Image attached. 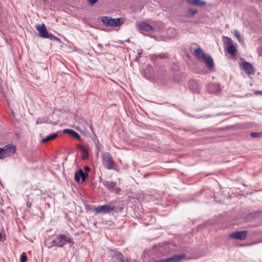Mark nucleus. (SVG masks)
Wrapping results in <instances>:
<instances>
[{"label":"nucleus","instance_id":"1","mask_svg":"<svg viewBox=\"0 0 262 262\" xmlns=\"http://www.w3.org/2000/svg\"><path fill=\"white\" fill-rule=\"evenodd\" d=\"M193 53L198 59L204 61L207 66H214L213 60L211 56L205 54L200 47L194 49Z\"/></svg>","mask_w":262,"mask_h":262},{"label":"nucleus","instance_id":"2","mask_svg":"<svg viewBox=\"0 0 262 262\" xmlns=\"http://www.w3.org/2000/svg\"><path fill=\"white\" fill-rule=\"evenodd\" d=\"M71 243H72V241L69 237L64 234H60L55 239L52 241L48 247L49 248L53 247H62L66 244Z\"/></svg>","mask_w":262,"mask_h":262},{"label":"nucleus","instance_id":"3","mask_svg":"<svg viewBox=\"0 0 262 262\" xmlns=\"http://www.w3.org/2000/svg\"><path fill=\"white\" fill-rule=\"evenodd\" d=\"M101 21L106 27L114 28L122 25L124 20L122 18H113L108 16H102Z\"/></svg>","mask_w":262,"mask_h":262},{"label":"nucleus","instance_id":"4","mask_svg":"<svg viewBox=\"0 0 262 262\" xmlns=\"http://www.w3.org/2000/svg\"><path fill=\"white\" fill-rule=\"evenodd\" d=\"M35 28L38 31L40 36L42 38H49L52 40H56L58 39V37L48 32L47 28L44 24L36 25Z\"/></svg>","mask_w":262,"mask_h":262},{"label":"nucleus","instance_id":"5","mask_svg":"<svg viewBox=\"0 0 262 262\" xmlns=\"http://www.w3.org/2000/svg\"><path fill=\"white\" fill-rule=\"evenodd\" d=\"M103 164L107 169H114L115 164L111 154L109 152H104L102 155Z\"/></svg>","mask_w":262,"mask_h":262},{"label":"nucleus","instance_id":"6","mask_svg":"<svg viewBox=\"0 0 262 262\" xmlns=\"http://www.w3.org/2000/svg\"><path fill=\"white\" fill-rule=\"evenodd\" d=\"M15 146L8 144L3 148L0 147V159H4L6 156H10L15 151Z\"/></svg>","mask_w":262,"mask_h":262},{"label":"nucleus","instance_id":"7","mask_svg":"<svg viewBox=\"0 0 262 262\" xmlns=\"http://www.w3.org/2000/svg\"><path fill=\"white\" fill-rule=\"evenodd\" d=\"M93 210L95 211L96 214H106L111 213L112 211H117L115 206H111L108 205H104L97 206L95 209H94Z\"/></svg>","mask_w":262,"mask_h":262},{"label":"nucleus","instance_id":"8","mask_svg":"<svg viewBox=\"0 0 262 262\" xmlns=\"http://www.w3.org/2000/svg\"><path fill=\"white\" fill-rule=\"evenodd\" d=\"M171 72L173 79L176 82L181 81L185 77V74L180 67H172Z\"/></svg>","mask_w":262,"mask_h":262},{"label":"nucleus","instance_id":"9","mask_svg":"<svg viewBox=\"0 0 262 262\" xmlns=\"http://www.w3.org/2000/svg\"><path fill=\"white\" fill-rule=\"evenodd\" d=\"M190 70L193 73L205 75L214 70V67H190Z\"/></svg>","mask_w":262,"mask_h":262},{"label":"nucleus","instance_id":"10","mask_svg":"<svg viewBox=\"0 0 262 262\" xmlns=\"http://www.w3.org/2000/svg\"><path fill=\"white\" fill-rule=\"evenodd\" d=\"M185 257V254H176L166 258L152 260L151 262H179L184 259Z\"/></svg>","mask_w":262,"mask_h":262},{"label":"nucleus","instance_id":"11","mask_svg":"<svg viewBox=\"0 0 262 262\" xmlns=\"http://www.w3.org/2000/svg\"><path fill=\"white\" fill-rule=\"evenodd\" d=\"M88 177V172H84L82 169L80 168L75 172L74 175V180L77 183H79L80 180H81L82 182H84L86 180Z\"/></svg>","mask_w":262,"mask_h":262},{"label":"nucleus","instance_id":"12","mask_svg":"<svg viewBox=\"0 0 262 262\" xmlns=\"http://www.w3.org/2000/svg\"><path fill=\"white\" fill-rule=\"evenodd\" d=\"M247 236V231H235L229 235V237L231 238H235L240 240H244Z\"/></svg>","mask_w":262,"mask_h":262},{"label":"nucleus","instance_id":"13","mask_svg":"<svg viewBox=\"0 0 262 262\" xmlns=\"http://www.w3.org/2000/svg\"><path fill=\"white\" fill-rule=\"evenodd\" d=\"M143 76L147 79H151L154 75V70L152 67H145L142 70Z\"/></svg>","mask_w":262,"mask_h":262},{"label":"nucleus","instance_id":"14","mask_svg":"<svg viewBox=\"0 0 262 262\" xmlns=\"http://www.w3.org/2000/svg\"><path fill=\"white\" fill-rule=\"evenodd\" d=\"M100 182L110 191H113L116 187V182H115L103 181L101 178Z\"/></svg>","mask_w":262,"mask_h":262},{"label":"nucleus","instance_id":"15","mask_svg":"<svg viewBox=\"0 0 262 262\" xmlns=\"http://www.w3.org/2000/svg\"><path fill=\"white\" fill-rule=\"evenodd\" d=\"M139 26L141 29L147 32L151 33L154 31L153 27L145 22H140L139 24Z\"/></svg>","mask_w":262,"mask_h":262},{"label":"nucleus","instance_id":"16","mask_svg":"<svg viewBox=\"0 0 262 262\" xmlns=\"http://www.w3.org/2000/svg\"><path fill=\"white\" fill-rule=\"evenodd\" d=\"M207 90L210 93H217L220 91L219 84L216 83H210L207 85Z\"/></svg>","mask_w":262,"mask_h":262},{"label":"nucleus","instance_id":"17","mask_svg":"<svg viewBox=\"0 0 262 262\" xmlns=\"http://www.w3.org/2000/svg\"><path fill=\"white\" fill-rule=\"evenodd\" d=\"M63 133L67 134L73 137V138L77 139L79 141L81 140V137L80 135L75 130L71 129H64L63 130Z\"/></svg>","mask_w":262,"mask_h":262},{"label":"nucleus","instance_id":"18","mask_svg":"<svg viewBox=\"0 0 262 262\" xmlns=\"http://www.w3.org/2000/svg\"><path fill=\"white\" fill-rule=\"evenodd\" d=\"M242 73H245L249 76L251 75H254L255 72V70L254 69V67H241Z\"/></svg>","mask_w":262,"mask_h":262},{"label":"nucleus","instance_id":"19","mask_svg":"<svg viewBox=\"0 0 262 262\" xmlns=\"http://www.w3.org/2000/svg\"><path fill=\"white\" fill-rule=\"evenodd\" d=\"M188 86L190 90L193 92H198L199 84L198 82L194 80H190L188 82Z\"/></svg>","mask_w":262,"mask_h":262},{"label":"nucleus","instance_id":"20","mask_svg":"<svg viewBox=\"0 0 262 262\" xmlns=\"http://www.w3.org/2000/svg\"><path fill=\"white\" fill-rule=\"evenodd\" d=\"M259 214L260 212L258 211L250 212L246 216L245 220L246 221H251L259 216Z\"/></svg>","mask_w":262,"mask_h":262},{"label":"nucleus","instance_id":"21","mask_svg":"<svg viewBox=\"0 0 262 262\" xmlns=\"http://www.w3.org/2000/svg\"><path fill=\"white\" fill-rule=\"evenodd\" d=\"M226 51L232 56H234L237 53V49L236 47L233 44L228 46L226 48Z\"/></svg>","mask_w":262,"mask_h":262},{"label":"nucleus","instance_id":"22","mask_svg":"<svg viewBox=\"0 0 262 262\" xmlns=\"http://www.w3.org/2000/svg\"><path fill=\"white\" fill-rule=\"evenodd\" d=\"M58 134L57 133H55L51 134V135L48 136L47 137H46V138L42 139L41 140V143H46L49 141L54 140L58 136Z\"/></svg>","mask_w":262,"mask_h":262},{"label":"nucleus","instance_id":"23","mask_svg":"<svg viewBox=\"0 0 262 262\" xmlns=\"http://www.w3.org/2000/svg\"><path fill=\"white\" fill-rule=\"evenodd\" d=\"M78 147L83 151L82 159H87L89 158V153L87 149L81 145H79Z\"/></svg>","mask_w":262,"mask_h":262},{"label":"nucleus","instance_id":"24","mask_svg":"<svg viewBox=\"0 0 262 262\" xmlns=\"http://www.w3.org/2000/svg\"><path fill=\"white\" fill-rule=\"evenodd\" d=\"M224 42L227 46L233 44L232 40L230 37L226 36L224 37Z\"/></svg>","mask_w":262,"mask_h":262},{"label":"nucleus","instance_id":"25","mask_svg":"<svg viewBox=\"0 0 262 262\" xmlns=\"http://www.w3.org/2000/svg\"><path fill=\"white\" fill-rule=\"evenodd\" d=\"M239 66H252L251 63L246 61L244 59L241 58L239 61Z\"/></svg>","mask_w":262,"mask_h":262},{"label":"nucleus","instance_id":"26","mask_svg":"<svg viewBox=\"0 0 262 262\" xmlns=\"http://www.w3.org/2000/svg\"><path fill=\"white\" fill-rule=\"evenodd\" d=\"M250 135L252 138H259L262 136V133L261 132H253L251 133Z\"/></svg>","mask_w":262,"mask_h":262},{"label":"nucleus","instance_id":"27","mask_svg":"<svg viewBox=\"0 0 262 262\" xmlns=\"http://www.w3.org/2000/svg\"><path fill=\"white\" fill-rule=\"evenodd\" d=\"M27 259V256L25 253L21 254L20 258V262H26Z\"/></svg>","mask_w":262,"mask_h":262},{"label":"nucleus","instance_id":"28","mask_svg":"<svg viewBox=\"0 0 262 262\" xmlns=\"http://www.w3.org/2000/svg\"><path fill=\"white\" fill-rule=\"evenodd\" d=\"M155 56L160 59H165V58H168L167 55L166 54H163V53H161V54H158L157 55H155Z\"/></svg>","mask_w":262,"mask_h":262},{"label":"nucleus","instance_id":"29","mask_svg":"<svg viewBox=\"0 0 262 262\" xmlns=\"http://www.w3.org/2000/svg\"><path fill=\"white\" fill-rule=\"evenodd\" d=\"M234 36L235 37L237 38V39L239 40V41H241L242 40V38L241 37V34L238 31L235 30L234 31Z\"/></svg>","mask_w":262,"mask_h":262},{"label":"nucleus","instance_id":"30","mask_svg":"<svg viewBox=\"0 0 262 262\" xmlns=\"http://www.w3.org/2000/svg\"><path fill=\"white\" fill-rule=\"evenodd\" d=\"M197 11L194 9H190L189 10V15L192 16L196 14Z\"/></svg>","mask_w":262,"mask_h":262},{"label":"nucleus","instance_id":"31","mask_svg":"<svg viewBox=\"0 0 262 262\" xmlns=\"http://www.w3.org/2000/svg\"><path fill=\"white\" fill-rule=\"evenodd\" d=\"M254 93L255 95H262V91H256Z\"/></svg>","mask_w":262,"mask_h":262},{"label":"nucleus","instance_id":"32","mask_svg":"<svg viewBox=\"0 0 262 262\" xmlns=\"http://www.w3.org/2000/svg\"><path fill=\"white\" fill-rule=\"evenodd\" d=\"M116 193H119L121 191V188L119 187L115 188L114 190Z\"/></svg>","mask_w":262,"mask_h":262},{"label":"nucleus","instance_id":"33","mask_svg":"<svg viewBox=\"0 0 262 262\" xmlns=\"http://www.w3.org/2000/svg\"><path fill=\"white\" fill-rule=\"evenodd\" d=\"M84 170L85 171V172H88L91 170V168L89 166H85L84 167Z\"/></svg>","mask_w":262,"mask_h":262},{"label":"nucleus","instance_id":"34","mask_svg":"<svg viewBox=\"0 0 262 262\" xmlns=\"http://www.w3.org/2000/svg\"><path fill=\"white\" fill-rule=\"evenodd\" d=\"M88 2H89L90 4H95L96 2H97V1H98V0H88Z\"/></svg>","mask_w":262,"mask_h":262},{"label":"nucleus","instance_id":"35","mask_svg":"<svg viewBox=\"0 0 262 262\" xmlns=\"http://www.w3.org/2000/svg\"><path fill=\"white\" fill-rule=\"evenodd\" d=\"M27 205L28 207H31V203L30 202H27Z\"/></svg>","mask_w":262,"mask_h":262},{"label":"nucleus","instance_id":"36","mask_svg":"<svg viewBox=\"0 0 262 262\" xmlns=\"http://www.w3.org/2000/svg\"><path fill=\"white\" fill-rule=\"evenodd\" d=\"M2 234L1 233H0V241H1L2 239Z\"/></svg>","mask_w":262,"mask_h":262}]
</instances>
